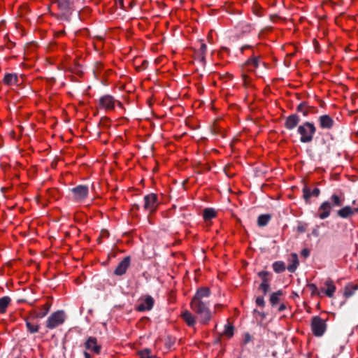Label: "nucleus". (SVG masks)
<instances>
[{"label":"nucleus","mask_w":358,"mask_h":358,"mask_svg":"<svg viewBox=\"0 0 358 358\" xmlns=\"http://www.w3.org/2000/svg\"><path fill=\"white\" fill-rule=\"evenodd\" d=\"M222 334L229 338L231 337L234 335V327L229 323L226 324Z\"/></svg>","instance_id":"nucleus-32"},{"label":"nucleus","mask_w":358,"mask_h":358,"mask_svg":"<svg viewBox=\"0 0 358 358\" xmlns=\"http://www.w3.org/2000/svg\"><path fill=\"white\" fill-rule=\"evenodd\" d=\"M153 305L154 299L151 296H143L138 299L136 309L138 311L150 310L152 308Z\"/></svg>","instance_id":"nucleus-8"},{"label":"nucleus","mask_w":358,"mask_h":358,"mask_svg":"<svg viewBox=\"0 0 358 358\" xmlns=\"http://www.w3.org/2000/svg\"><path fill=\"white\" fill-rule=\"evenodd\" d=\"M290 264L287 266V270L289 272H294L299 265L298 256L296 254H292L290 258Z\"/></svg>","instance_id":"nucleus-22"},{"label":"nucleus","mask_w":358,"mask_h":358,"mask_svg":"<svg viewBox=\"0 0 358 358\" xmlns=\"http://www.w3.org/2000/svg\"><path fill=\"white\" fill-rule=\"evenodd\" d=\"M259 276L262 278V282H268V273L266 271H261L258 273Z\"/></svg>","instance_id":"nucleus-36"},{"label":"nucleus","mask_w":358,"mask_h":358,"mask_svg":"<svg viewBox=\"0 0 358 358\" xmlns=\"http://www.w3.org/2000/svg\"><path fill=\"white\" fill-rule=\"evenodd\" d=\"M300 135V141L302 143L310 142L316 132V127L313 123L305 122L299 125L297 129Z\"/></svg>","instance_id":"nucleus-2"},{"label":"nucleus","mask_w":358,"mask_h":358,"mask_svg":"<svg viewBox=\"0 0 358 358\" xmlns=\"http://www.w3.org/2000/svg\"><path fill=\"white\" fill-rule=\"evenodd\" d=\"M218 307H220V305H217V306H215V308H217Z\"/></svg>","instance_id":"nucleus-46"},{"label":"nucleus","mask_w":358,"mask_h":358,"mask_svg":"<svg viewBox=\"0 0 358 358\" xmlns=\"http://www.w3.org/2000/svg\"><path fill=\"white\" fill-rule=\"evenodd\" d=\"M357 269H358V264H357Z\"/></svg>","instance_id":"nucleus-47"},{"label":"nucleus","mask_w":358,"mask_h":358,"mask_svg":"<svg viewBox=\"0 0 358 358\" xmlns=\"http://www.w3.org/2000/svg\"><path fill=\"white\" fill-rule=\"evenodd\" d=\"M319 123L321 129H331L334 125V121L329 115H323L319 117Z\"/></svg>","instance_id":"nucleus-12"},{"label":"nucleus","mask_w":358,"mask_h":358,"mask_svg":"<svg viewBox=\"0 0 358 358\" xmlns=\"http://www.w3.org/2000/svg\"><path fill=\"white\" fill-rule=\"evenodd\" d=\"M256 303L259 306H264V299L262 296H258L256 299Z\"/></svg>","instance_id":"nucleus-37"},{"label":"nucleus","mask_w":358,"mask_h":358,"mask_svg":"<svg viewBox=\"0 0 358 358\" xmlns=\"http://www.w3.org/2000/svg\"><path fill=\"white\" fill-rule=\"evenodd\" d=\"M65 313L58 310L52 313L46 321V327L52 329L62 324L65 321Z\"/></svg>","instance_id":"nucleus-5"},{"label":"nucleus","mask_w":358,"mask_h":358,"mask_svg":"<svg viewBox=\"0 0 358 358\" xmlns=\"http://www.w3.org/2000/svg\"><path fill=\"white\" fill-rule=\"evenodd\" d=\"M10 136H11V137H12L13 138H15V131H10Z\"/></svg>","instance_id":"nucleus-43"},{"label":"nucleus","mask_w":358,"mask_h":358,"mask_svg":"<svg viewBox=\"0 0 358 358\" xmlns=\"http://www.w3.org/2000/svg\"><path fill=\"white\" fill-rule=\"evenodd\" d=\"M62 14L66 13L70 9L69 0H56L54 3Z\"/></svg>","instance_id":"nucleus-20"},{"label":"nucleus","mask_w":358,"mask_h":358,"mask_svg":"<svg viewBox=\"0 0 358 358\" xmlns=\"http://www.w3.org/2000/svg\"><path fill=\"white\" fill-rule=\"evenodd\" d=\"M10 302V299L8 296H3L0 299V313H3L6 312Z\"/></svg>","instance_id":"nucleus-24"},{"label":"nucleus","mask_w":358,"mask_h":358,"mask_svg":"<svg viewBox=\"0 0 358 358\" xmlns=\"http://www.w3.org/2000/svg\"><path fill=\"white\" fill-rule=\"evenodd\" d=\"M311 291H312V294H319V292L317 290V287L314 284H310L309 285Z\"/></svg>","instance_id":"nucleus-38"},{"label":"nucleus","mask_w":358,"mask_h":358,"mask_svg":"<svg viewBox=\"0 0 358 358\" xmlns=\"http://www.w3.org/2000/svg\"><path fill=\"white\" fill-rule=\"evenodd\" d=\"M299 121V117L296 114H292L286 117L285 127L287 129L292 130L297 126Z\"/></svg>","instance_id":"nucleus-16"},{"label":"nucleus","mask_w":358,"mask_h":358,"mask_svg":"<svg viewBox=\"0 0 358 358\" xmlns=\"http://www.w3.org/2000/svg\"><path fill=\"white\" fill-rule=\"evenodd\" d=\"M282 294V292L279 290L273 293L270 296V303L272 306H275L280 301V296Z\"/></svg>","instance_id":"nucleus-27"},{"label":"nucleus","mask_w":358,"mask_h":358,"mask_svg":"<svg viewBox=\"0 0 358 358\" xmlns=\"http://www.w3.org/2000/svg\"><path fill=\"white\" fill-rule=\"evenodd\" d=\"M273 268L276 273H282L285 270V265L282 262H275L273 264Z\"/></svg>","instance_id":"nucleus-30"},{"label":"nucleus","mask_w":358,"mask_h":358,"mask_svg":"<svg viewBox=\"0 0 358 358\" xmlns=\"http://www.w3.org/2000/svg\"><path fill=\"white\" fill-rule=\"evenodd\" d=\"M86 350L94 352L96 355L101 353V345L98 343L97 339L95 337H89L85 343Z\"/></svg>","instance_id":"nucleus-9"},{"label":"nucleus","mask_w":358,"mask_h":358,"mask_svg":"<svg viewBox=\"0 0 358 358\" xmlns=\"http://www.w3.org/2000/svg\"><path fill=\"white\" fill-rule=\"evenodd\" d=\"M356 202H357V201H356V200H355V201H353L352 203H353L354 205H356Z\"/></svg>","instance_id":"nucleus-45"},{"label":"nucleus","mask_w":358,"mask_h":358,"mask_svg":"<svg viewBox=\"0 0 358 358\" xmlns=\"http://www.w3.org/2000/svg\"><path fill=\"white\" fill-rule=\"evenodd\" d=\"M260 63V57L258 56L252 55L250 57H249L243 64L242 69H243L244 71L255 73Z\"/></svg>","instance_id":"nucleus-6"},{"label":"nucleus","mask_w":358,"mask_h":358,"mask_svg":"<svg viewBox=\"0 0 358 358\" xmlns=\"http://www.w3.org/2000/svg\"><path fill=\"white\" fill-rule=\"evenodd\" d=\"M259 289L262 290L264 294L267 293L269 289V285L268 282H262L259 286Z\"/></svg>","instance_id":"nucleus-35"},{"label":"nucleus","mask_w":358,"mask_h":358,"mask_svg":"<svg viewBox=\"0 0 358 358\" xmlns=\"http://www.w3.org/2000/svg\"><path fill=\"white\" fill-rule=\"evenodd\" d=\"M285 308H286V307H285V306L284 304H281V305L280 306L279 308H278V310H279V311H282L283 310H285Z\"/></svg>","instance_id":"nucleus-42"},{"label":"nucleus","mask_w":358,"mask_h":358,"mask_svg":"<svg viewBox=\"0 0 358 358\" xmlns=\"http://www.w3.org/2000/svg\"><path fill=\"white\" fill-rule=\"evenodd\" d=\"M309 252L307 250H303L302 251V255L304 256V257H307L308 255Z\"/></svg>","instance_id":"nucleus-41"},{"label":"nucleus","mask_w":358,"mask_h":358,"mask_svg":"<svg viewBox=\"0 0 358 358\" xmlns=\"http://www.w3.org/2000/svg\"><path fill=\"white\" fill-rule=\"evenodd\" d=\"M50 308V304L49 303H46L43 305V312H38L36 310H32L29 313V317L27 318L29 320L43 318L48 313Z\"/></svg>","instance_id":"nucleus-13"},{"label":"nucleus","mask_w":358,"mask_h":358,"mask_svg":"<svg viewBox=\"0 0 358 358\" xmlns=\"http://www.w3.org/2000/svg\"><path fill=\"white\" fill-rule=\"evenodd\" d=\"M324 287L321 289V292L325 293V294L329 297H333L334 294L336 291V286L331 279H327L324 282Z\"/></svg>","instance_id":"nucleus-17"},{"label":"nucleus","mask_w":358,"mask_h":358,"mask_svg":"<svg viewBox=\"0 0 358 358\" xmlns=\"http://www.w3.org/2000/svg\"><path fill=\"white\" fill-rule=\"evenodd\" d=\"M216 216V212L213 208H206L203 210V218L206 221L210 220Z\"/></svg>","instance_id":"nucleus-26"},{"label":"nucleus","mask_w":358,"mask_h":358,"mask_svg":"<svg viewBox=\"0 0 358 358\" xmlns=\"http://www.w3.org/2000/svg\"><path fill=\"white\" fill-rule=\"evenodd\" d=\"M140 358H153L150 349L145 348L138 352Z\"/></svg>","instance_id":"nucleus-34"},{"label":"nucleus","mask_w":358,"mask_h":358,"mask_svg":"<svg viewBox=\"0 0 358 358\" xmlns=\"http://www.w3.org/2000/svg\"><path fill=\"white\" fill-rule=\"evenodd\" d=\"M313 107L310 106L306 102H301L298 105L296 110L299 113H302L303 116H307L311 113V110Z\"/></svg>","instance_id":"nucleus-21"},{"label":"nucleus","mask_w":358,"mask_h":358,"mask_svg":"<svg viewBox=\"0 0 358 358\" xmlns=\"http://www.w3.org/2000/svg\"><path fill=\"white\" fill-rule=\"evenodd\" d=\"M332 206L329 201H325L321 204L318 209V216L320 219L324 220L330 215Z\"/></svg>","instance_id":"nucleus-14"},{"label":"nucleus","mask_w":358,"mask_h":358,"mask_svg":"<svg viewBox=\"0 0 358 358\" xmlns=\"http://www.w3.org/2000/svg\"><path fill=\"white\" fill-rule=\"evenodd\" d=\"M271 220V215H261L258 217V225L260 227L266 226L269 220Z\"/></svg>","instance_id":"nucleus-28"},{"label":"nucleus","mask_w":358,"mask_h":358,"mask_svg":"<svg viewBox=\"0 0 358 358\" xmlns=\"http://www.w3.org/2000/svg\"><path fill=\"white\" fill-rule=\"evenodd\" d=\"M248 71H244L243 69H242V76H242L243 85L245 87L250 86V85L251 84V82H252V78L249 75H248Z\"/></svg>","instance_id":"nucleus-31"},{"label":"nucleus","mask_w":358,"mask_h":358,"mask_svg":"<svg viewBox=\"0 0 358 358\" xmlns=\"http://www.w3.org/2000/svg\"><path fill=\"white\" fill-rule=\"evenodd\" d=\"M311 330L314 336L320 337L327 330L326 320L319 316H315L311 320Z\"/></svg>","instance_id":"nucleus-3"},{"label":"nucleus","mask_w":358,"mask_h":358,"mask_svg":"<svg viewBox=\"0 0 358 358\" xmlns=\"http://www.w3.org/2000/svg\"><path fill=\"white\" fill-rule=\"evenodd\" d=\"M27 330L31 334L37 333L39 330L38 324L32 323L29 318H24Z\"/></svg>","instance_id":"nucleus-23"},{"label":"nucleus","mask_w":358,"mask_h":358,"mask_svg":"<svg viewBox=\"0 0 358 358\" xmlns=\"http://www.w3.org/2000/svg\"><path fill=\"white\" fill-rule=\"evenodd\" d=\"M144 209L149 213L155 212L159 205L157 196L155 194H150L144 198Z\"/></svg>","instance_id":"nucleus-7"},{"label":"nucleus","mask_w":358,"mask_h":358,"mask_svg":"<svg viewBox=\"0 0 358 358\" xmlns=\"http://www.w3.org/2000/svg\"><path fill=\"white\" fill-rule=\"evenodd\" d=\"M252 12L258 17L263 15V9L259 4L255 3L252 7Z\"/></svg>","instance_id":"nucleus-33"},{"label":"nucleus","mask_w":358,"mask_h":358,"mask_svg":"<svg viewBox=\"0 0 358 358\" xmlns=\"http://www.w3.org/2000/svg\"><path fill=\"white\" fill-rule=\"evenodd\" d=\"M250 341H251V336L248 334H246L245 335L244 342L246 343L250 342Z\"/></svg>","instance_id":"nucleus-39"},{"label":"nucleus","mask_w":358,"mask_h":358,"mask_svg":"<svg viewBox=\"0 0 358 358\" xmlns=\"http://www.w3.org/2000/svg\"><path fill=\"white\" fill-rule=\"evenodd\" d=\"M331 201H332V203H334V206H341L343 203L344 198H343V196L341 197L338 195L333 194L331 196Z\"/></svg>","instance_id":"nucleus-29"},{"label":"nucleus","mask_w":358,"mask_h":358,"mask_svg":"<svg viewBox=\"0 0 358 358\" xmlns=\"http://www.w3.org/2000/svg\"><path fill=\"white\" fill-rule=\"evenodd\" d=\"M210 291L208 287H200L191 300L190 308L199 318V322L202 325H206L212 318V313L209 309L208 299Z\"/></svg>","instance_id":"nucleus-1"},{"label":"nucleus","mask_w":358,"mask_h":358,"mask_svg":"<svg viewBox=\"0 0 358 358\" xmlns=\"http://www.w3.org/2000/svg\"><path fill=\"white\" fill-rule=\"evenodd\" d=\"M43 306L41 308L40 310H38V312H43Z\"/></svg>","instance_id":"nucleus-44"},{"label":"nucleus","mask_w":358,"mask_h":358,"mask_svg":"<svg viewBox=\"0 0 358 358\" xmlns=\"http://www.w3.org/2000/svg\"><path fill=\"white\" fill-rule=\"evenodd\" d=\"M83 355L85 358H92L90 354L87 351L83 352Z\"/></svg>","instance_id":"nucleus-40"},{"label":"nucleus","mask_w":358,"mask_h":358,"mask_svg":"<svg viewBox=\"0 0 358 358\" xmlns=\"http://www.w3.org/2000/svg\"><path fill=\"white\" fill-rule=\"evenodd\" d=\"M206 52H207V46L202 41L200 45V48L198 50V52H197L198 57H199V59L201 62H205Z\"/></svg>","instance_id":"nucleus-25"},{"label":"nucleus","mask_w":358,"mask_h":358,"mask_svg":"<svg viewBox=\"0 0 358 358\" xmlns=\"http://www.w3.org/2000/svg\"><path fill=\"white\" fill-rule=\"evenodd\" d=\"M75 199L81 201L85 199L88 195V187L85 185H78L72 189Z\"/></svg>","instance_id":"nucleus-10"},{"label":"nucleus","mask_w":358,"mask_h":358,"mask_svg":"<svg viewBox=\"0 0 358 358\" xmlns=\"http://www.w3.org/2000/svg\"><path fill=\"white\" fill-rule=\"evenodd\" d=\"M18 81L16 73H6L2 80L3 83L8 86L17 85Z\"/></svg>","instance_id":"nucleus-19"},{"label":"nucleus","mask_w":358,"mask_h":358,"mask_svg":"<svg viewBox=\"0 0 358 358\" xmlns=\"http://www.w3.org/2000/svg\"><path fill=\"white\" fill-rule=\"evenodd\" d=\"M180 317L189 327H194L196 324V317L190 311L184 310L180 314Z\"/></svg>","instance_id":"nucleus-11"},{"label":"nucleus","mask_w":358,"mask_h":358,"mask_svg":"<svg viewBox=\"0 0 358 358\" xmlns=\"http://www.w3.org/2000/svg\"><path fill=\"white\" fill-rule=\"evenodd\" d=\"M116 103L120 107L122 106V103L116 101L112 96L104 95L99 99V108L106 112L112 111L114 110Z\"/></svg>","instance_id":"nucleus-4"},{"label":"nucleus","mask_w":358,"mask_h":358,"mask_svg":"<svg viewBox=\"0 0 358 358\" xmlns=\"http://www.w3.org/2000/svg\"><path fill=\"white\" fill-rule=\"evenodd\" d=\"M130 264V257H124L117 265L114 273L117 275H122L125 273L127 269Z\"/></svg>","instance_id":"nucleus-15"},{"label":"nucleus","mask_w":358,"mask_h":358,"mask_svg":"<svg viewBox=\"0 0 358 358\" xmlns=\"http://www.w3.org/2000/svg\"><path fill=\"white\" fill-rule=\"evenodd\" d=\"M303 198L306 203L309 202V199L312 196L317 197L320 194V189L318 188H314L313 190L310 189L307 185H305L303 188Z\"/></svg>","instance_id":"nucleus-18"}]
</instances>
